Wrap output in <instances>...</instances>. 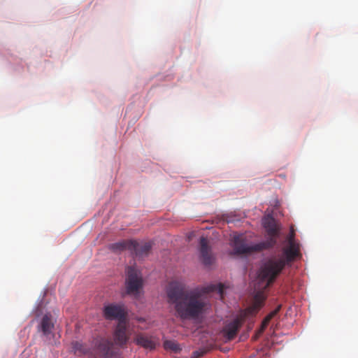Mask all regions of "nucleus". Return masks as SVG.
I'll return each instance as SVG.
<instances>
[{
	"instance_id": "nucleus-1",
	"label": "nucleus",
	"mask_w": 358,
	"mask_h": 358,
	"mask_svg": "<svg viewBox=\"0 0 358 358\" xmlns=\"http://www.w3.org/2000/svg\"><path fill=\"white\" fill-rule=\"evenodd\" d=\"M299 255V245L293 240L288 238V246L282 250V254L274 256L266 260L261 266L255 285L259 291L266 289L281 273L286 264L292 262Z\"/></svg>"
},
{
	"instance_id": "nucleus-2",
	"label": "nucleus",
	"mask_w": 358,
	"mask_h": 358,
	"mask_svg": "<svg viewBox=\"0 0 358 358\" xmlns=\"http://www.w3.org/2000/svg\"><path fill=\"white\" fill-rule=\"evenodd\" d=\"M210 303L206 294L194 291L186 296L183 315L190 319L200 318L209 308Z\"/></svg>"
},
{
	"instance_id": "nucleus-3",
	"label": "nucleus",
	"mask_w": 358,
	"mask_h": 358,
	"mask_svg": "<svg viewBox=\"0 0 358 358\" xmlns=\"http://www.w3.org/2000/svg\"><path fill=\"white\" fill-rule=\"evenodd\" d=\"M126 292L128 294L138 295L143 285V280L141 272L134 266L126 268Z\"/></svg>"
},
{
	"instance_id": "nucleus-4",
	"label": "nucleus",
	"mask_w": 358,
	"mask_h": 358,
	"mask_svg": "<svg viewBox=\"0 0 358 358\" xmlns=\"http://www.w3.org/2000/svg\"><path fill=\"white\" fill-rule=\"evenodd\" d=\"M133 332V327L130 325L128 319L118 321L113 331L115 345L119 348L126 347Z\"/></svg>"
},
{
	"instance_id": "nucleus-5",
	"label": "nucleus",
	"mask_w": 358,
	"mask_h": 358,
	"mask_svg": "<svg viewBox=\"0 0 358 358\" xmlns=\"http://www.w3.org/2000/svg\"><path fill=\"white\" fill-rule=\"evenodd\" d=\"M263 245L260 243L249 245L243 235L234 236L231 243L233 251L231 254L235 255H250L265 250Z\"/></svg>"
},
{
	"instance_id": "nucleus-6",
	"label": "nucleus",
	"mask_w": 358,
	"mask_h": 358,
	"mask_svg": "<svg viewBox=\"0 0 358 358\" xmlns=\"http://www.w3.org/2000/svg\"><path fill=\"white\" fill-rule=\"evenodd\" d=\"M263 225L266 231L268 238L264 241L260 242V243H263L264 248L266 250L273 248L276 244L280 229L275 220L271 217L264 218L263 220Z\"/></svg>"
},
{
	"instance_id": "nucleus-7",
	"label": "nucleus",
	"mask_w": 358,
	"mask_h": 358,
	"mask_svg": "<svg viewBox=\"0 0 358 358\" xmlns=\"http://www.w3.org/2000/svg\"><path fill=\"white\" fill-rule=\"evenodd\" d=\"M114 342L108 338L99 337L94 340V347L92 351L93 356L99 355L104 358L112 357L115 355Z\"/></svg>"
},
{
	"instance_id": "nucleus-8",
	"label": "nucleus",
	"mask_w": 358,
	"mask_h": 358,
	"mask_svg": "<svg viewBox=\"0 0 358 358\" xmlns=\"http://www.w3.org/2000/svg\"><path fill=\"white\" fill-rule=\"evenodd\" d=\"M103 316L106 320H117L118 322L127 319V312L124 305L111 303L104 307Z\"/></svg>"
},
{
	"instance_id": "nucleus-9",
	"label": "nucleus",
	"mask_w": 358,
	"mask_h": 358,
	"mask_svg": "<svg viewBox=\"0 0 358 358\" xmlns=\"http://www.w3.org/2000/svg\"><path fill=\"white\" fill-rule=\"evenodd\" d=\"M248 314L249 313L246 310L242 311L232 322L224 327L223 329L224 336L227 340L231 341L235 338Z\"/></svg>"
},
{
	"instance_id": "nucleus-10",
	"label": "nucleus",
	"mask_w": 358,
	"mask_h": 358,
	"mask_svg": "<svg viewBox=\"0 0 358 358\" xmlns=\"http://www.w3.org/2000/svg\"><path fill=\"white\" fill-rule=\"evenodd\" d=\"M168 302L174 307L175 315H179V282L177 281L171 282L166 288Z\"/></svg>"
},
{
	"instance_id": "nucleus-11",
	"label": "nucleus",
	"mask_w": 358,
	"mask_h": 358,
	"mask_svg": "<svg viewBox=\"0 0 358 358\" xmlns=\"http://www.w3.org/2000/svg\"><path fill=\"white\" fill-rule=\"evenodd\" d=\"M200 258L203 264L206 266H210L213 263L214 257L212 253L211 248L208 245V239L205 237L200 238Z\"/></svg>"
},
{
	"instance_id": "nucleus-12",
	"label": "nucleus",
	"mask_w": 358,
	"mask_h": 358,
	"mask_svg": "<svg viewBox=\"0 0 358 358\" xmlns=\"http://www.w3.org/2000/svg\"><path fill=\"white\" fill-rule=\"evenodd\" d=\"M135 248L131 250V253L137 257L143 258L147 256L151 248L152 245L149 242H138L134 240Z\"/></svg>"
},
{
	"instance_id": "nucleus-13",
	"label": "nucleus",
	"mask_w": 358,
	"mask_h": 358,
	"mask_svg": "<svg viewBox=\"0 0 358 358\" xmlns=\"http://www.w3.org/2000/svg\"><path fill=\"white\" fill-rule=\"evenodd\" d=\"M135 248L134 240H124L109 245L108 248L114 252H121L126 250L131 252V250Z\"/></svg>"
},
{
	"instance_id": "nucleus-14",
	"label": "nucleus",
	"mask_w": 358,
	"mask_h": 358,
	"mask_svg": "<svg viewBox=\"0 0 358 358\" xmlns=\"http://www.w3.org/2000/svg\"><path fill=\"white\" fill-rule=\"evenodd\" d=\"M136 345H140L145 349L152 350L155 348V343L152 338L143 334H138L134 338Z\"/></svg>"
},
{
	"instance_id": "nucleus-15",
	"label": "nucleus",
	"mask_w": 358,
	"mask_h": 358,
	"mask_svg": "<svg viewBox=\"0 0 358 358\" xmlns=\"http://www.w3.org/2000/svg\"><path fill=\"white\" fill-rule=\"evenodd\" d=\"M54 328V322L51 315L45 314L41 322V329L44 335L48 336L51 334Z\"/></svg>"
},
{
	"instance_id": "nucleus-16",
	"label": "nucleus",
	"mask_w": 358,
	"mask_h": 358,
	"mask_svg": "<svg viewBox=\"0 0 358 358\" xmlns=\"http://www.w3.org/2000/svg\"><path fill=\"white\" fill-rule=\"evenodd\" d=\"M72 350L76 355H89L90 357L93 356V352L92 349L87 348L83 343L76 341L72 343Z\"/></svg>"
},
{
	"instance_id": "nucleus-17",
	"label": "nucleus",
	"mask_w": 358,
	"mask_h": 358,
	"mask_svg": "<svg viewBox=\"0 0 358 358\" xmlns=\"http://www.w3.org/2000/svg\"><path fill=\"white\" fill-rule=\"evenodd\" d=\"M164 347L166 350H171L175 352L179 350L178 345L172 341H165L164 343Z\"/></svg>"
},
{
	"instance_id": "nucleus-18",
	"label": "nucleus",
	"mask_w": 358,
	"mask_h": 358,
	"mask_svg": "<svg viewBox=\"0 0 358 358\" xmlns=\"http://www.w3.org/2000/svg\"><path fill=\"white\" fill-rule=\"evenodd\" d=\"M211 291H217L220 295L221 299L223 298L224 285L220 283L217 285H212L208 288V290H205L204 293Z\"/></svg>"
},
{
	"instance_id": "nucleus-19",
	"label": "nucleus",
	"mask_w": 358,
	"mask_h": 358,
	"mask_svg": "<svg viewBox=\"0 0 358 358\" xmlns=\"http://www.w3.org/2000/svg\"><path fill=\"white\" fill-rule=\"evenodd\" d=\"M264 301V297L262 295L261 293H257L255 296L254 301V308L256 309H259L263 306V303Z\"/></svg>"
},
{
	"instance_id": "nucleus-20",
	"label": "nucleus",
	"mask_w": 358,
	"mask_h": 358,
	"mask_svg": "<svg viewBox=\"0 0 358 358\" xmlns=\"http://www.w3.org/2000/svg\"><path fill=\"white\" fill-rule=\"evenodd\" d=\"M280 308H281V306L280 305L278 306V307L275 310L271 311L266 316V317L268 318L271 320L275 315H276L278 314V313L280 311Z\"/></svg>"
},
{
	"instance_id": "nucleus-21",
	"label": "nucleus",
	"mask_w": 358,
	"mask_h": 358,
	"mask_svg": "<svg viewBox=\"0 0 358 358\" xmlns=\"http://www.w3.org/2000/svg\"><path fill=\"white\" fill-rule=\"evenodd\" d=\"M270 321L271 320L266 317L264 319L262 324V331H264V329L267 327Z\"/></svg>"
},
{
	"instance_id": "nucleus-22",
	"label": "nucleus",
	"mask_w": 358,
	"mask_h": 358,
	"mask_svg": "<svg viewBox=\"0 0 358 358\" xmlns=\"http://www.w3.org/2000/svg\"><path fill=\"white\" fill-rule=\"evenodd\" d=\"M180 301L184 299L185 297V291H184V289L183 287H182V285H180Z\"/></svg>"
},
{
	"instance_id": "nucleus-23",
	"label": "nucleus",
	"mask_w": 358,
	"mask_h": 358,
	"mask_svg": "<svg viewBox=\"0 0 358 358\" xmlns=\"http://www.w3.org/2000/svg\"><path fill=\"white\" fill-rule=\"evenodd\" d=\"M136 320L138 322H145V319L143 318V317H138L136 318Z\"/></svg>"
},
{
	"instance_id": "nucleus-24",
	"label": "nucleus",
	"mask_w": 358,
	"mask_h": 358,
	"mask_svg": "<svg viewBox=\"0 0 358 358\" xmlns=\"http://www.w3.org/2000/svg\"><path fill=\"white\" fill-rule=\"evenodd\" d=\"M294 231L293 230H292L291 233H290V235L289 236V238L290 237H293V240L294 241Z\"/></svg>"
},
{
	"instance_id": "nucleus-25",
	"label": "nucleus",
	"mask_w": 358,
	"mask_h": 358,
	"mask_svg": "<svg viewBox=\"0 0 358 358\" xmlns=\"http://www.w3.org/2000/svg\"><path fill=\"white\" fill-rule=\"evenodd\" d=\"M203 354H204V352H201V353L199 354L198 356H202Z\"/></svg>"
}]
</instances>
